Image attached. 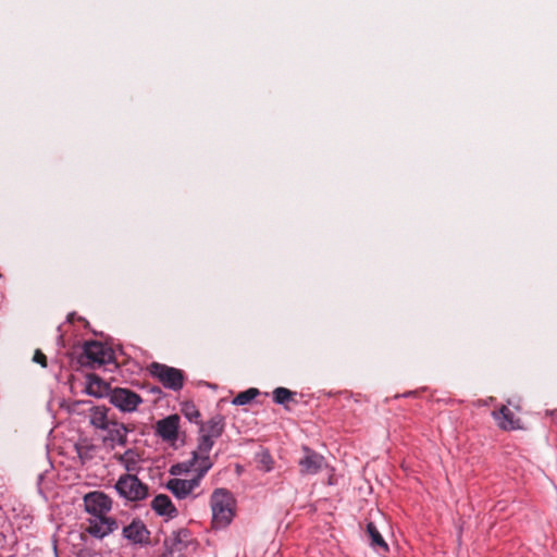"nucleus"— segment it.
Masks as SVG:
<instances>
[{"label": "nucleus", "instance_id": "obj_1", "mask_svg": "<svg viewBox=\"0 0 557 557\" xmlns=\"http://www.w3.org/2000/svg\"><path fill=\"white\" fill-rule=\"evenodd\" d=\"M210 507L212 529H226L232 523L236 511V499L233 494L223 487L215 488L210 497Z\"/></svg>", "mask_w": 557, "mask_h": 557}, {"label": "nucleus", "instance_id": "obj_2", "mask_svg": "<svg viewBox=\"0 0 557 557\" xmlns=\"http://www.w3.org/2000/svg\"><path fill=\"white\" fill-rule=\"evenodd\" d=\"M116 493L127 502H141L149 496V487L137 474H122L115 482Z\"/></svg>", "mask_w": 557, "mask_h": 557}, {"label": "nucleus", "instance_id": "obj_3", "mask_svg": "<svg viewBox=\"0 0 557 557\" xmlns=\"http://www.w3.org/2000/svg\"><path fill=\"white\" fill-rule=\"evenodd\" d=\"M148 372L168 389L177 392L184 386L185 377L183 371L180 369L159 362H152L148 367Z\"/></svg>", "mask_w": 557, "mask_h": 557}, {"label": "nucleus", "instance_id": "obj_4", "mask_svg": "<svg viewBox=\"0 0 557 557\" xmlns=\"http://www.w3.org/2000/svg\"><path fill=\"white\" fill-rule=\"evenodd\" d=\"M225 420L221 414H215L207 422L200 423L198 445L202 451H211L215 440L224 432Z\"/></svg>", "mask_w": 557, "mask_h": 557}, {"label": "nucleus", "instance_id": "obj_5", "mask_svg": "<svg viewBox=\"0 0 557 557\" xmlns=\"http://www.w3.org/2000/svg\"><path fill=\"white\" fill-rule=\"evenodd\" d=\"M110 403L122 412H134L143 403L139 394L124 387H115L110 389Z\"/></svg>", "mask_w": 557, "mask_h": 557}, {"label": "nucleus", "instance_id": "obj_6", "mask_svg": "<svg viewBox=\"0 0 557 557\" xmlns=\"http://www.w3.org/2000/svg\"><path fill=\"white\" fill-rule=\"evenodd\" d=\"M84 509L89 517L109 515L112 509V498L102 491H92L84 495Z\"/></svg>", "mask_w": 557, "mask_h": 557}, {"label": "nucleus", "instance_id": "obj_7", "mask_svg": "<svg viewBox=\"0 0 557 557\" xmlns=\"http://www.w3.org/2000/svg\"><path fill=\"white\" fill-rule=\"evenodd\" d=\"M85 531L95 539H103L117 529V521L109 515L88 517Z\"/></svg>", "mask_w": 557, "mask_h": 557}, {"label": "nucleus", "instance_id": "obj_8", "mask_svg": "<svg viewBox=\"0 0 557 557\" xmlns=\"http://www.w3.org/2000/svg\"><path fill=\"white\" fill-rule=\"evenodd\" d=\"M83 351L90 366H103L113 359L112 350L97 341L86 342Z\"/></svg>", "mask_w": 557, "mask_h": 557}, {"label": "nucleus", "instance_id": "obj_9", "mask_svg": "<svg viewBox=\"0 0 557 557\" xmlns=\"http://www.w3.org/2000/svg\"><path fill=\"white\" fill-rule=\"evenodd\" d=\"M122 534L129 543L134 545H149L150 544V531L146 524L138 518L123 528Z\"/></svg>", "mask_w": 557, "mask_h": 557}, {"label": "nucleus", "instance_id": "obj_10", "mask_svg": "<svg viewBox=\"0 0 557 557\" xmlns=\"http://www.w3.org/2000/svg\"><path fill=\"white\" fill-rule=\"evenodd\" d=\"M180 428V417L177 414L168 416L161 419L156 424V433L168 442H174L177 440Z\"/></svg>", "mask_w": 557, "mask_h": 557}, {"label": "nucleus", "instance_id": "obj_11", "mask_svg": "<svg viewBox=\"0 0 557 557\" xmlns=\"http://www.w3.org/2000/svg\"><path fill=\"white\" fill-rule=\"evenodd\" d=\"M301 474H317L324 465V457L309 447H304V457L299 460Z\"/></svg>", "mask_w": 557, "mask_h": 557}, {"label": "nucleus", "instance_id": "obj_12", "mask_svg": "<svg viewBox=\"0 0 557 557\" xmlns=\"http://www.w3.org/2000/svg\"><path fill=\"white\" fill-rule=\"evenodd\" d=\"M200 484L199 478L190 480L170 479L166 483V488L178 499L186 498L195 488Z\"/></svg>", "mask_w": 557, "mask_h": 557}, {"label": "nucleus", "instance_id": "obj_13", "mask_svg": "<svg viewBox=\"0 0 557 557\" xmlns=\"http://www.w3.org/2000/svg\"><path fill=\"white\" fill-rule=\"evenodd\" d=\"M188 461L190 463V469L197 472L195 478H199V481H201L213 466V461L210 458V451H202L198 444L197 449L191 453V458Z\"/></svg>", "mask_w": 557, "mask_h": 557}, {"label": "nucleus", "instance_id": "obj_14", "mask_svg": "<svg viewBox=\"0 0 557 557\" xmlns=\"http://www.w3.org/2000/svg\"><path fill=\"white\" fill-rule=\"evenodd\" d=\"M492 416L497 421V425L504 431L522 429L520 419L507 406H502L498 411H493Z\"/></svg>", "mask_w": 557, "mask_h": 557}, {"label": "nucleus", "instance_id": "obj_15", "mask_svg": "<svg viewBox=\"0 0 557 557\" xmlns=\"http://www.w3.org/2000/svg\"><path fill=\"white\" fill-rule=\"evenodd\" d=\"M103 431L107 432V435L104 436L103 441L109 442L112 447H114L115 445H126L128 430L123 423L113 420L110 423L109 428L104 429Z\"/></svg>", "mask_w": 557, "mask_h": 557}, {"label": "nucleus", "instance_id": "obj_16", "mask_svg": "<svg viewBox=\"0 0 557 557\" xmlns=\"http://www.w3.org/2000/svg\"><path fill=\"white\" fill-rule=\"evenodd\" d=\"M152 510L161 517L173 519L177 516V509L171 498L165 494L157 495L151 502Z\"/></svg>", "mask_w": 557, "mask_h": 557}, {"label": "nucleus", "instance_id": "obj_17", "mask_svg": "<svg viewBox=\"0 0 557 557\" xmlns=\"http://www.w3.org/2000/svg\"><path fill=\"white\" fill-rule=\"evenodd\" d=\"M119 462L125 468L127 471L126 474H136L140 471V455L134 449H126L124 454L120 455L117 458Z\"/></svg>", "mask_w": 557, "mask_h": 557}, {"label": "nucleus", "instance_id": "obj_18", "mask_svg": "<svg viewBox=\"0 0 557 557\" xmlns=\"http://www.w3.org/2000/svg\"><path fill=\"white\" fill-rule=\"evenodd\" d=\"M109 411L110 409L104 406L92 407L89 412L90 424L96 429H108L113 421L109 418Z\"/></svg>", "mask_w": 557, "mask_h": 557}, {"label": "nucleus", "instance_id": "obj_19", "mask_svg": "<svg viewBox=\"0 0 557 557\" xmlns=\"http://www.w3.org/2000/svg\"><path fill=\"white\" fill-rule=\"evenodd\" d=\"M109 389V384L101 380L97 374H89L87 376L86 392L88 395L102 397L103 395L110 393Z\"/></svg>", "mask_w": 557, "mask_h": 557}, {"label": "nucleus", "instance_id": "obj_20", "mask_svg": "<svg viewBox=\"0 0 557 557\" xmlns=\"http://www.w3.org/2000/svg\"><path fill=\"white\" fill-rule=\"evenodd\" d=\"M367 533L371 540L370 545L372 548H374L376 552L386 553L388 552V545L383 539L382 534L377 530L374 522H368L367 523Z\"/></svg>", "mask_w": 557, "mask_h": 557}, {"label": "nucleus", "instance_id": "obj_21", "mask_svg": "<svg viewBox=\"0 0 557 557\" xmlns=\"http://www.w3.org/2000/svg\"><path fill=\"white\" fill-rule=\"evenodd\" d=\"M260 394L258 388L250 387L244 392L238 393L232 400L235 406H245L251 403Z\"/></svg>", "mask_w": 557, "mask_h": 557}, {"label": "nucleus", "instance_id": "obj_22", "mask_svg": "<svg viewBox=\"0 0 557 557\" xmlns=\"http://www.w3.org/2000/svg\"><path fill=\"white\" fill-rule=\"evenodd\" d=\"M273 401L277 405L285 406L288 401L293 399V397L296 395L295 392H292L290 389L286 387H276L273 391Z\"/></svg>", "mask_w": 557, "mask_h": 557}, {"label": "nucleus", "instance_id": "obj_23", "mask_svg": "<svg viewBox=\"0 0 557 557\" xmlns=\"http://www.w3.org/2000/svg\"><path fill=\"white\" fill-rule=\"evenodd\" d=\"M258 462L260 463V469L265 472H270L273 469L274 461L268 450H263L259 454Z\"/></svg>", "mask_w": 557, "mask_h": 557}, {"label": "nucleus", "instance_id": "obj_24", "mask_svg": "<svg viewBox=\"0 0 557 557\" xmlns=\"http://www.w3.org/2000/svg\"><path fill=\"white\" fill-rule=\"evenodd\" d=\"M191 469H190L189 461H185V462H181V463L172 466L170 473H172V474L187 473Z\"/></svg>", "mask_w": 557, "mask_h": 557}, {"label": "nucleus", "instance_id": "obj_25", "mask_svg": "<svg viewBox=\"0 0 557 557\" xmlns=\"http://www.w3.org/2000/svg\"><path fill=\"white\" fill-rule=\"evenodd\" d=\"M33 361L39 363L42 368L47 367V357L39 349L35 351Z\"/></svg>", "mask_w": 557, "mask_h": 557}, {"label": "nucleus", "instance_id": "obj_26", "mask_svg": "<svg viewBox=\"0 0 557 557\" xmlns=\"http://www.w3.org/2000/svg\"><path fill=\"white\" fill-rule=\"evenodd\" d=\"M188 531L186 529H181L177 532L173 533V539H182L187 537Z\"/></svg>", "mask_w": 557, "mask_h": 557}, {"label": "nucleus", "instance_id": "obj_27", "mask_svg": "<svg viewBox=\"0 0 557 557\" xmlns=\"http://www.w3.org/2000/svg\"><path fill=\"white\" fill-rule=\"evenodd\" d=\"M189 420H193L194 418H199L200 417V413L198 410H194L193 412L190 413H187Z\"/></svg>", "mask_w": 557, "mask_h": 557}, {"label": "nucleus", "instance_id": "obj_28", "mask_svg": "<svg viewBox=\"0 0 557 557\" xmlns=\"http://www.w3.org/2000/svg\"><path fill=\"white\" fill-rule=\"evenodd\" d=\"M150 392H151V393H153V394H160V393H161V389H160V387L154 386V387H152V388L150 389Z\"/></svg>", "mask_w": 557, "mask_h": 557}, {"label": "nucleus", "instance_id": "obj_29", "mask_svg": "<svg viewBox=\"0 0 557 557\" xmlns=\"http://www.w3.org/2000/svg\"><path fill=\"white\" fill-rule=\"evenodd\" d=\"M72 319H74V313H70V314L67 315V321H69V322H71V321H72Z\"/></svg>", "mask_w": 557, "mask_h": 557}, {"label": "nucleus", "instance_id": "obj_30", "mask_svg": "<svg viewBox=\"0 0 557 557\" xmlns=\"http://www.w3.org/2000/svg\"><path fill=\"white\" fill-rule=\"evenodd\" d=\"M77 451H78V455L81 458H83V451H82V448H77Z\"/></svg>", "mask_w": 557, "mask_h": 557}]
</instances>
